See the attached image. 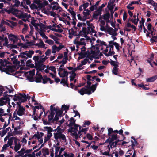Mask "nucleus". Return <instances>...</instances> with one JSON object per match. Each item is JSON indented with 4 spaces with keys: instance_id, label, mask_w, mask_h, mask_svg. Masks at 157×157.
<instances>
[{
    "instance_id": "nucleus-60",
    "label": "nucleus",
    "mask_w": 157,
    "mask_h": 157,
    "mask_svg": "<svg viewBox=\"0 0 157 157\" xmlns=\"http://www.w3.org/2000/svg\"><path fill=\"white\" fill-rule=\"evenodd\" d=\"M116 47V48L117 50V51H119L120 50L119 48V44L115 42L114 43V45Z\"/></svg>"
},
{
    "instance_id": "nucleus-15",
    "label": "nucleus",
    "mask_w": 157,
    "mask_h": 157,
    "mask_svg": "<svg viewBox=\"0 0 157 157\" xmlns=\"http://www.w3.org/2000/svg\"><path fill=\"white\" fill-rule=\"evenodd\" d=\"M25 75L29 81L30 82H33L34 81V80L33 77L29 76L28 74V72H26L25 73Z\"/></svg>"
},
{
    "instance_id": "nucleus-7",
    "label": "nucleus",
    "mask_w": 157,
    "mask_h": 157,
    "mask_svg": "<svg viewBox=\"0 0 157 157\" xmlns=\"http://www.w3.org/2000/svg\"><path fill=\"white\" fill-rule=\"evenodd\" d=\"M9 39L11 41H12L13 43H14L16 41V40L17 39V37L15 35L12 34H10L8 36Z\"/></svg>"
},
{
    "instance_id": "nucleus-20",
    "label": "nucleus",
    "mask_w": 157,
    "mask_h": 157,
    "mask_svg": "<svg viewBox=\"0 0 157 157\" xmlns=\"http://www.w3.org/2000/svg\"><path fill=\"white\" fill-rule=\"evenodd\" d=\"M114 29L112 27H109L106 30V31L109 33V34L110 35H112L113 34V30Z\"/></svg>"
},
{
    "instance_id": "nucleus-28",
    "label": "nucleus",
    "mask_w": 157,
    "mask_h": 157,
    "mask_svg": "<svg viewBox=\"0 0 157 157\" xmlns=\"http://www.w3.org/2000/svg\"><path fill=\"white\" fill-rule=\"evenodd\" d=\"M82 31L84 34V37H86L87 36V35L88 34H87L88 32L87 28L85 27H83Z\"/></svg>"
},
{
    "instance_id": "nucleus-58",
    "label": "nucleus",
    "mask_w": 157,
    "mask_h": 157,
    "mask_svg": "<svg viewBox=\"0 0 157 157\" xmlns=\"http://www.w3.org/2000/svg\"><path fill=\"white\" fill-rule=\"evenodd\" d=\"M40 29L41 31H42L43 29V28L46 29V27L45 26V25L43 23H40Z\"/></svg>"
},
{
    "instance_id": "nucleus-62",
    "label": "nucleus",
    "mask_w": 157,
    "mask_h": 157,
    "mask_svg": "<svg viewBox=\"0 0 157 157\" xmlns=\"http://www.w3.org/2000/svg\"><path fill=\"white\" fill-rule=\"evenodd\" d=\"M51 49H48L45 52V54L46 56H49L51 54Z\"/></svg>"
},
{
    "instance_id": "nucleus-51",
    "label": "nucleus",
    "mask_w": 157,
    "mask_h": 157,
    "mask_svg": "<svg viewBox=\"0 0 157 157\" xmlns=\"http://www.w3.org/2000/svg\"><path fill=\"white\" fill-rule=\"evenodd\" d=\"M59 8L61 9L62 8L59 6L54 5L52 7V10H58Z\"/></svg>"
},
{
    "instance_id": "nucleus-55",
    "label": "nucleus",
    "mask_w": 157,
    "mask_h": 157,
    "mask_svg": "<svg viewBox=\"0 0 157 157\" xmlns=\"http://www.w3.org/2000/svg\"><path fill=\"white\" fill-rule=\"evenodd\" d=\"M96 89V87L94 85H92L90 86V90L91 91H92L93 92H94Z\"/></svg>"
},
{
    "instance_id": "nucleus-2",
    "label": "nucleus",
    "mask_w": 157,
    "mask_h": 157,
    "mask_svg": "<svg viewBox=\"0 0 157 157\" xmlns=\"http://www.w3.org/2000/svg\"><path fill=\"white\" fill-rule=\"evenodd\" d=\"M55 139L56 140L58 139H62L65 142H66L67 139L65 135L62 134V132H57L54 134Z\"/></svg>"
},
{
    "instance_id": "nucleus-21",
    "label": "nucleus",
    "mask_w": 157,
    "mask_h": 157,
    "mask_svg": "<svg viewBox=\"0 0 157 157\" xmlns=\"http://www.w3.org/2000/svg\"><path fill=\"white\" fill-rule=\"evenodd\" d=\"M111 136V138L110 139V142H112L113 141L116 140L118 138L117 134H113Z\"/></svg>"
},
{
    "instance_id": "nucleus-33",
    "label": "nucleus",
    "mask_w": 157,
    "mask_h": 157,
    "mask_svg": "<svg viewBox=\"0 0 157 157\" xmlns=\"http://www.w3.org/2000/svg\"><path fill=\"white\" fill-rule=\"evenodd\" d=\"M7 46L9 48H10V49L16 48L17 47V45L13 44H8Z\"/></svg>"
},
{
    "instance_id": "nucleus-37",
    "label": "nucleus",
    "mask_w": 157,
    "mask_h": 157,
    "mask_svg": "<svg viewBox=\"0 0 157 157\" xmlns=\"http://www.w3.org/2000/svg\"><path fill=\"white\" fill-rule=\"evenodd\" d=\"M5 97V100H6V102H8V105L10 104V98L8 96V94H6L4 95Z\"/></svg>"
},
{
    "instance_id": "nucleus-48",
    "label": "nucleus",
    "mask_w": 157,
    "mask_h": 157,
    "mask_svg": "<svg viewBox=\"0 0 157 157\" xmlns=\"http://www.w3.org/2000/svg\"><path fill=\"white\" fill-rule=\"evenodd\" d=\"M51 30L55 32H57L59 33H62L63 32V30L61 29H56V28H53Z\"/></svg>"
},
{
    "instance_id": "nucleus-13",
    "label": "nucleus",
    "mask_w": 157,
    "mask_h": 157,
    "mask_svg": "<svg viewBox=\"0 0 157 157\" xmlns=\"http://www.w3.org/2000/svg\"><path fill=\"white\" fill-rule=\"evenodd\" d=\"M58 74L61 77L64 78L65 77H67L68 75V72L66 70H64V71H63V73H60V72H58Z\"/></svg>"
},
{
    "instance_id": "nucleus-10",
    "label": "nucleus",
    "mask_w": 157,
    "mask_h": 157,
    "mask_svg": "<svg viewBox=\"0 0 157 157\" xmlns=\"http://www.w3.org/2000/svg\"><path fill=\"white\" fill-rule=\"evenodd\" d=\"M35 81L36 83H40L41 82V80L42 78V76L41 73L39 74V76H36L35 77Z\"/></svg>"
},
{
    "instance_id": "nucleus-4",
    "label": "nucleus",
    "mask_w": 157,
    "mask_h": 157,
    "mask_svg": "<svg viewBox=\"0 0 157 157\" xmlns=\"http://www.w3.org/2000/svg\"><path fill=\"white\" fill-rule=\"evenodd\" d=\"M35 66L36 67V69L37 71V72L36 74V75H37L38 72L41 71L43 72L44 68L46 67V65H44L42 64H40V65H39L38 64L35 63Z\"/></svg>"
},
{
    "instance_id": "nucleus-49",
    "label": "nucleus",
    "mask_w": 157,
    "mask_h": 157,
    "mask_svg": "<svg viewBox=\"0 0 157 157\" xmlns=\"http://www.w3.org/2000/svg\"><path fill=\"white\" fill-rule=\"evenodd\" d=\"M24 28L22 29V33H23L24 32L26 31L28 27V25L26 24H25L24 25Z\"/></svg>"
},
{
    "instance_id": "nucleus-45",
    "label": "nucleus",
    "mask_w": 157,
    "mask_h": 157,
    "mask_svg": "<svg viewBox=\"0 0 157 157\" xmlns=\"http://www.w3.org/2000/svg\"><path fill=\"white\" fill-rule=\"evenodd\" d=\"M68 77H66V78H63L61 79V80L60 82L61 84H64L66 83V82H67Z\"/></svg>"
},
{
    "instance_id": "nucleus-24",
    "label": "nucleus",
    "mask_w": 157,
    "mask_h": 157,
    "mask_svg": "<svg viewBox=\"0 0 157 157\" xmlns=\"http://www.w3.org/2000/svg\"><path fill=\"white\" fill-rule=\"evenodd\" d=\"M147 85H144L143 84L141 83V84H138V86L139 87H141L143 89L145 90H148L149 89V88L146 87L145 86H147Z\"/></svg>"
},
{
    "instance_id": "nucleus-35",
    "label": "nucleus",
    "mask_w": 157,
    "mask_h": 157,
    "mask_svg": "<svg viewBox=\"0 0 157 157\" xmlns=\"http://www.w3.org/2000/svg\"><path fill=\"white\" fill-rule=\"evenodd\" d=\"M80 56H79L78 57V59L80 60V59L83 58L84 57H85V55H86V54H83V53L81 52L80 53H78V54Z\"/></svg>"
},
{
    "instance_id": "nucleus-53",
    "label": "nucleus",
    "mask_w": 157,
    "mask_h": 157,
    "mask_svg": "<svg viewBox=\"0 0 157 157\" xmlns=\"http://www.w3.org/2000/svg\"><path fill=\"white\" fill-rule=\"evenodd\" d=\"M112 50L109 49V50L108 53H104V54L106 56H112Z\"/></svg>"
},
{
    "instance_id": "nucleus-22",
    "label": "nucleus",
    "mask_w": 157,
    "mask_h": 157,
    "mask_svg": "<svg viewBox=\"0 0 157 157\" xmlns=\"http://www.w3.org/2000/svg\"><path fill=\"white\" fill-rule=\"evenodd\" d=\"M21 144L20 143H18L17 144L15 145L14 147V150L16 152L17 151L21 148Z\"/></svg>"
},
{
    "instance_id": "nucleus-46",
    "label": "nucleus",
    "mask_w": 157,
    "mask_h": 157,
    "mask_svg": "<svg viewBox=\"0 0 157 157\" xmlns=\"http://www.w3.org/2000/svg\"><path fill=\"white\" fill-rule=\"evenodd\" d=\"M107 3L106 2L105 4H103L101 5L99 7V8L98 9V10L99 11H102V8L105 6V5H106Z\"/></svg>"
},
{
    "instance_id": "nucleus-52",
    "label": "nucleus",
    "mask_w": 157,
    "mask_h": 157,
    "mask_svg": "<svg viewBox=\"0 0 157 157\" xmlns=\"http://www.w3.org/2000/svg\"><path fill=\"white\" fill-rule=\"evenodd\" d=\"M49 37H50L51 38L53 39L55 41H56V40H59V39L57 37H56L54 35H53L52 34L51 35L49 36Z\"/></svg>"
},
{
    "instance_id": "nucleus-38",
    "label": "nucleus",
    "mask_w": 157,
    "mask_h": 157,
    "mask_svg": "<svg viewBox=\"0 0 157 157\" xmlns=\"http://www.w3.org/2000/svg\"><path fill=\"white\" fill-rule=\"evenodd\" d=\"M29 73V75L33 77L35 75V69H33L28 72Z\"/></svg>"
},
{
    "instance_id": "nucleus-61",
    "label": "nucleus",
    "mask_w": 157,
    "mask_h": 157,
    "mask_svg": "<svg viewBox=\"0 0 157 157\" xmlns=\"http://www.w3.org/2000/svg\"><path fill=\"white\" fill-rule=\"evenodd\" d=\"M89 4L88 2H86L85 3L82 4V7H83L84 9H86V8L88 6Z\"/></svg>"
},
{
    "instance_id": "nucleus-6",
    "label": "nucleus",
    "mask_w": 157,
    "mask_h": 157,
    "mask_svg": "<svg viewBox=\"0 0 157 157\" xmlns=\"http://www.w3.org/2000/svg\"><path fill=\"white\" fill-rule=\"evenodd\" d=\"M25 109L23 107L18 108V110L17 111V114L19 116H22L25 114Z\"/></svg>"
},
{
    "instance_id": "nucleus-50",
    "label": "nucleus",
    "mask_w": 157,
    "mask_h": 157,
    "mask_svg": "<svg viewBox=\"0 0 157 157\" xmlns=\"http://www.w3.org/2000/svg\"><path fill=\"white\" fill-rule=\"evenodd\" d=\"M112 133H113V130L112 128H110L108 129V134L109 136H111Z\"/></svg>"
},
{
    "instance_id": "nucleus-16",
    "label": "nucleus",
    "mask_w": 157,
    "mask_h": 157,
    "mask_svg": "<svg viewBox=\"0 0 157 157\" xmlns=\"http://www.w3.org/2000/svg\"><path fill=\"white\" fill-rule=\"evenodd\" d=\"M50 79V78L48 77L46 75H44L43 76H42V83L44 84H46L47 83V82L48 81V80Z\"/></svg>"
},
{
    "instance_id": "nucleus-63",
    "label": "nucleus",
    "mask_w": 157,
    "mask_h": 157,
    "mask_svg": "<svg viewBox=\"0 0 157 157\" xmlns=\"http://www.w3.org/2000/svg\"><path fill=\"white\" fill-rule=\"evenodd\" d=\"M113 30V36H116L117 35V33L116 32L118 31V28H115Z\"/></svg>"
},
{
    "instance_id": "nucleus-34",
    "label": "nucleus",
    "mask_w": 157,
    "mask_h": 157,
    "mask_svg": "<svg viewBox=\"0 0 157 157\" xmlns=\"http://www.w3.org/2000/svg\"><path fill=\"white\" fill-rule=\"evenodd\" d=\"M46 60L44 58H40V59L38 61V63L35 62V63L38 64L40 65V64H42V63L44 62Z\"/></svg>"
},
{
    "instance_id": "nucleus-44",
    "label": "nucleus",
    "mask_w": 157,
    "mask_h": 157,
    "mask_svg": "<svg viewBox=\"0 0 157 157\" xmlns=\"http://www.w3.org/2000/svg\"><path fill=\"white\" fill-rule=\"evenodd\" d=\"M89 61V59H85L84 60L82 61L81 64L82 65H85L87 63V62Z\"/></svg>"
},
{
    "instance_id": "nucleus-25",
    "label": "nucleus",
    "mask_w": 157,
    "mask_h": 157,
    "mask_svg": "<svg viewBox=\"0 0 157 157\" xmlns=\"http://www.w3.org/2000/svg\"><path fill=\"white\" fill-rule=\"evenodd\" d=\"M95 48H96V49L97 50V52H96L95 51L91 50V52L92 54L97 56L99 54L100 51L98 47H95Z\"/></svg>"
},
{
    "instance_id": "nucleus-19",
    "label": "nucleus",
    "mask_w": 157,
    "mask_h": 157,
    "mask_svg": "<svg viewBox=\"0 0 157 157\" xmlns=\"http://www.w3.org/2000/svg\"><path fill=\"white\" fill-rule=\"evenodd\" d=\"M84 11L86 12L83 11V14L84 16V17H87L89 15H90L89 13L90 12V10L88 9H84Z\"/></svg>"
},
{
    "instance_id": "nucleus-59",
    "label": "nucleus",
    "mask_w": 157,
    "mask_h": 157,
    "mask_svg": "<svg viewBox=\"0 0 157 157\" xmlns=\"http://www.w3.org/2000/svg\"><path fill=\"white\" fill-rule=\"evenodd\" d=\"M86 137L87 139L90 140H92L93 139V137L92 136V135L89 133L87 134Z\"/></svg>"
},
{
    "instance_id": "nucleus-5",
    "label": "nucleus",
    "mask_w": 157,
    "mask_h": 157,
    "mask_svg": "<svg viewBox=\"0 0 157 157\" xmlns=\"http://www.w3.org/2000/svg\"><path fill=\"white\" fill-rule=\"evenodd\" d=\"M78 92L82 95H83L85 94L90 95L91 94V92L88 90L87 89H86L85 87L82 88L80 90H78Z\"/></svg>"
},
{
    "instance_id": "nucleus-1",
    "label": "nucleus",
    "mask_w": 157,
    "mask_h": 157,
    "mask_svg": "<svg viewBox=\"0 0 157 157\" xmlns=\"http://www.w3.org/2000/svg\"><path fill=\"white\" fill-rule=\"evenodd\" d=\"M13 96L14 98H13V99L14 101L19 100H21L22 102H25L27 101V99H29L30 98V97L28 94L26 95L25 94H22L21 93H19L18 94H15Z\"/></svg>"
},
{
    "instance_id": "nucleus-9",
    "label": "nucleus",
    "mask_w": 157,
    "mask_h": 157,
    "mask_svg": "<svg viewBox=\"0 0 157 157\" xmlns=\"http://www.w3.org/2000/svg\"><path fill=\"white\" fill-rule=\"evenodd\" d=\"M103 19L106 21L107 22H109L110 21L109 18L110 17V14L108 11L106 12L105 14H104L103 15Z\"/></svg>"
},
{
    "instance_id": "nucleus-41",
    "label": "nucleus",
    "mask_w": 157,
    "mask_h": 157,
    "mask_svg": "<svg viewBox=\"0 0 157 157\" xmlns=\"http://www.w3.org/2000/svg\"><path fill=\"white\" fill-rule=\"evenodd\" d=\"M123 131L122 129H120L119 131L117 130H113V133H119V134H122L123 133Z\"/></svg>"
},
{
    "instance_id": "nucleus-39",
    "label": "nucleus",
    "mask_w": 157,
    "mask_h": 157,
    "mask_svg": "<svg viewBox=\"0 0 157 157\" xmlns=\"http://www.w3.org/2000/svg\"><path fill=\"white\" fill-rule=\"evenodd\" d=\"M62 108L63 109V110H68L69 109V106L67 105L64 104L62 105Z\"/></svg>"
},
{
    "instance_id": "nucleus-11",
    "label": "nucleus",
    "mask_w": 157,
    "mask_h": 157,
    "mask_svg": "<svg viewBox=\"0 0 157 157\" xmlns=\"http://www.w3.org/2000/svg\"><path fill=\"white\" fill-rule=\"evenodd\" d=\"M41 152L43 153V155L46 157V155H48L49 154L48 149L46 148H44L41 150Z\"/></svg>"
},
{
    "instance_id": "nucleus-8",
    "label": "nucleus",
    "mask_w": 157,
    "mask_h": 157,
    "mask_svg": "<svg viewBox=\"0 0 157 157\" xmlns=\"http://www.w3.org/2000/svg\"><path fill=\"white\" fill-rule=\"evenodd\" d=\"M115 2V0H113L112 1L110 0L108 2L107 6V8L110 10H113V3Z\"/></svg>"
},
{
    "instance_id": "nucleus-56",
    "label": "nucleus",
    "mask_w": 157,
    "mask_h": 157,
    "mask_svg": "<svg viewBox=\"0 0 157 157\" xmlns=\"http://www.w3.org/2000/svg\"><path fill=\"white\" fill-rule=\"evenodd\" d=\"M74 30L73 28H72L71 29L68 30L69 34L71 35V34L73 35L74 34Z\"/></svg>"
},
{
    "instance_id": "nucleus-18",
    "label": "nucleus",
    "mask_w": 157,
    "mask_h": 157,
    "mask_svg": "<svg viewBox=\"0 0 157 157\" xmlns=\"http://www.w3.org/2000/svg\"><path fill=\"white\" fill-rule=\"evenodd\" d=\"M110 63L111 65L114 67H117L119 66V63L118 62L116 61H114L110 59Z\"/></svg>"
},
{
    "instance_id": "nucleus-14",
    "label": "nucleus",
    "mask_w": 157,
    "mask_h": 157,
    "mask_svg": "<svg viewBox=\"0 0 157 157\" xmlns=\"http://www.w3.org/2000/svg\"><path fill=\"white\" fill-rule=\"evenodd\" d=\"M157 78V76L156 75L152 76L151 77L147 78L146 81L148 82H154Z\"/></svg>"
},
{
    "instance_id": "nucleus-27",
    "label": "nucleus",
    "mask_w": 157,
    "mask_h": 157,
    "mask_svg": "<svg viewBox=\"0 0 157 157\" xmlns=\"http://www.w3.org/2000/svg\"><path fill=\"white\" fill-rule=\"evenodd\" d=\"M13 138H15V137H13L9 139L7 144H8L9 146H11L12 145Z\"/></svg>"
},
{
    "instance_id": "nucleus-31",
    "label": "nucleus",
    "mask_w": 157,
    "mask_h": 157,
    "mask_svg": "<svg viewBox=\"0 0 157 157\" xmlns=\"http://www.w3.org/2000/svg\"><path fill=\"white\" fill-rule=\"evenodd\" d=\"M38 151V150H35L32 153V154H28L27 155V156L29 157H35L36 154L35 153Z\"/></svg>"
},
{
    "instance_id": "nucleus-47",
    "label": "nucleus",
    "mask_w": 157,
    "mask_h": 157,
    "mask_svg": "<svg viewBox=\"0 0 157 157\" xmlns=\"http://www.w3.org/2000/svg\"><path fill=\"white\" fill-rule=\"evenodd\" d=\"M34 136H35V138H36L37 139L39 140L40 139V137L39 134V132H37L36 133H35L34 135Z\"/></svg>"
},
{
    "instance_id": "nucleus-43",
    "label": "nucleus",
    "mask_w": 157,
    "mask_h": 157,
    "mask_svg": "<svg viewBox=\"0 0 157 157\" xmlns=\"http://www.w3.org/2000/svg\"><path fill=\"white\" fill-rule=\"evenodd\" d=\"M30 7L31 9H38L37 6L34 3L32 4L30 6Z\"/></svg>"
},
{
    "instance_id": "nucleus-32",
    "label": "nucleus",
    "mask_w": 157,
    "mask_h": 157,
    "mask_svg": "<svg viewBox=\"0 0 157 157\" xmlns=\"http://www.w3.org/2000/svg\"><path fill=\"white\" fill-rule=\"evenodd\" d=\"M44 128L46 129L48 132H52L53 131V129L51 127L45 126L44 127Z\"/></svg>"
},
{
    "instance_id": "nucleus-42",
    "label": "nucleus",
    "mask_w": 157,
    "mask_h": 157,
    "mask_svg": "<svg viewBox=\"0 0 157 157\" xmlns=\"http://www.w3.org/2000/svg\"><path fill=\"white\" fill-rule=\"evenodd\" d=\"M45 42L51 45H53L54 43V41L50 39L46 41H45Z\"/></svg>"
},
{
    "instance_id": "nucleus-26",
    "label": "nucleus",
    "mask_w": 157,
    "mask_h": 157,
    "mask_svg": "<svg viewBox=\"0 0 157 157\" xmlns=\"http://www.w3.org/2000/svg\"><path fill=\"white\" fill-rule=\"evenodd\" d=\"M119 68L117 67H114L112 70V73L116 75H117Z\"/></svg>"
},
{
    "instance_id": "nucleus-40",
    "label": "nucleus",
    "mask_w": 157,
    "mask_h": 157,
    "mask_svg": "<svg viewBox=\"0 0 157 157\" xmlns=\"http://www.w3.org/2000/svg\"><path fill=\"white\" fill-rule=\"evenodd\" d=\"M39 44L40 45V47L44 48L45 47V45L43 41L41 39H40Z\"/></svg>"
},
{
    "instance_id": "nucleus-57",
    "label": "nucleus",
    "mask_w": 157,
    "mask_h": 157,
    "mask_svg": "<svg viewBox=\"0 0 157 157\" xmlns=\"http://www.w3.org/2000/svg\"><path fill=\"white\" fill-rule=\"evenodd\" d=\"M4 39L5 41V43L3 44V45L4 46H7L8 43V41L7 37H5L4 38Z\"/></svg>"
},
{
    "instance_id": "nucleus-3",
    "label": "nucleus",
    "mask_w": 157,
    "mask_h": 157,
    "mask_svg": "<svg viewBox=\"0 0 157 157\" xmlns=\"http://www.w3.org/2000/svg\"><path fill=\"white\" fill-rule=\"evenodd\" d=\"M15 70L13 68V67L11 66L8 65L6 66V68H3V71H2V72H6L7 74L11 75L9 72L10 73H13L14 72Z\"/></svg>"
},
{
    "instance_id": "nucleus-23",
    "label": "nucleus",
    "mask_w": 157,
    "mask_h": 157,
    "mask_svg": "<svg viewBox=\"0 0 157 157\" xmlns=\"http://www.w3.org/2000/svg\"><path fill=\"white\" fill-rule=\"evenodd\" d=\"M28 52L27 53L26 56L27 58H31L32 57V55L34 54V52L33 50H29Z\"/></svg>"
},
{
    "instance_id": "nucleus-17",
    "label": "nucleus",
    "mask_w": 157,
    "mask_h": 157,
    "mask_svg": "<svg viewBox=\"0 0 157 157\" xmlns=\"http://www.w3.org/2000/svg\"><path fill=\"white\" fill-rule=\"evenodd\" d=\"M55 113L54 112L51 111L50 113V114L48 116V121H51V120H53Z\"/></svg>"
},
{
    "instance_id": "nucleus-36",
    "label": "nucleus",
    "mask_w": 157,
    "mask_h": 157,
    "mask_svg": "<svg viewBox=\"0 0 157 157\" xmlns=\"http://www.w3.org/2000/svg\"><path fill=\"white\" fill-rule=\"evenodd\" d=\"M15 3L13 5H12V4H11V6H16V7H18L20 5V1L18 0L17 1H15Z\"/></svg>"
},
{
    "instance_id": "nucleus-30",
    "label": "nucleus",
    "mask_w": 157,
    "mask_h": 157,
    "mask_svg": "<svg viewBox=\"0 0 157 157\" xmlns=\"http://www.w3.org/2000/svg\"><path fill=\"white\" fill-rule=\"evenodd\" d=\"M61 116V115H58L57 113H56V114L55 117L52 120V123H54L55 121H57L59 119V117Z\"/></svg>"
},
{
    "instance_id": "nucleus-64",
    "label": "nucleus",
    "mask_w": 157,
    "mask_h": 157,
    "mask_svg": "<svg viewBox=\"0 0 157 157\" xmlns=\"http://www.w3.org/2000/svg\"><path fill=\"white\" fill-rule=\"evenodd\" d=\"M98 15L97 14L95 11L94 12L93 15V18L94 19H97L98 18Z\"/></svg>"
},
{
    "instance_id": "nucleus-54",
    "label": "nucleus",
    "mask_w": 157,
    "mask_h": 157,
    "mask_svg": "<svg viewBox=\"0 0 157 157\" xmlns=\"http://www.w3.org/2000/svg\"><path fill=\"white\" fill-rule=\"evenodd\" d=\"M97 72L96 70H93L90 71H85L84 73L85 74H90L91 73H95Z\"/></svg>"
},
{
    "instance_id": "nucleus-29",
    "label": "nucleus",
    "mask_w": 157,
    "mask_h": 157,
    "mask_svg": "<svg viewBox=\"0 0 157 157\" xmlns=\"http://www.w3.org/2000/svg\"><path fill=\"white\" fill-rule=\"evenodd\" d=\"M53 146H54V147H56V149H55V157H58L57 154H58V151H59V149L60 148V147H56V146L55 145H53Z\"/></svg>"
},
{
    "instance_id": "nucleus-12",
    "label": "nucleus",
    "mask_w": 157,
    "mask_h": 157,
    "mask_svg": "<svg viewBox=\"0 0 157 157\" xmlns=\"http://www.w3.org/2000/svg\"><path fill=\"white\" fill-rule=\"evenodd\" d=\"M68 121H70V122L67 125L69 127H72V126L75 123V120L73 117H71Z\"/></svg>"
}]
</instances>
